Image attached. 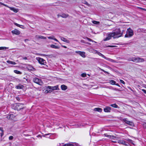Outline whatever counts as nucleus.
Returning <instances> with one entry per match:
<instances>
[{
    "label": "nucleus",
    "instance_id": "nucleus-1",
    "mask_svg": "<svg viewBox=\"0 0 146 146\" xmlns=\"http://www.w3.org/2000/svg\"><path fill=\"white\" fill-rule=\"evenodd\" d=\"M126 30L125 27H121L119 28H116L112 33H111L114 38H118L122 36L124 32Z\"/></svg>",
    "mask_w": 146,
    "mask_h": 146
},
{
    "label": "nucleus",
    "instance_id": "nucleus-2",
    "mask_svg": "<svg viewBox=\"0 0 146 146\" xmlns=\"http://www.w3.org/2000/svg\"><path fill=\"white\" fill-rule=\"evenodd\" d=\"M133 35V30L129 28L127 29L126 34L125 35V37H130Z\"/></svg>",
    "mask_w": 146,
    "mask_h": 146
},
{
    "label": "nucleus",
    "instance_id": "nucleus-3",
    "mask_svg": "<svg viewBox=\"0 0 146 146\" xmlns=\"http://www.w3.org/2000/svg\"><path fill=\"white\" fill-rule=\"evenodd\" d=\"M129 61H132L135 62H142L144 61V59L139 57H133L131 60H128Z\"/></svg>",
    "mask_w": 146,
    "mask_h": 146
},
{
    "label": "nucleus",
    "instance_id": "nucleus-4",
    "mask_svg": "<svg viewBox=\"0 0 146 146\" xmlns=\"http://www.w3.org/2000/svg\"><path fill=\"white\" fill-rule=\"evenodd\" d=\"M15 106V109L18 111L20 110L21 109L24 108L23 104L21 103H17L14 105Z\"/></svg>",
    "mask_w": 146,
    "mask_h": 146
},
{
    "label": "nucleus",
    "instance_id": "nucleus-5",
    "mask_svg": "<svg viewBox=\"0 0 146 146\" xmlns=\"http://www.w3.org/2000/svg\"><path fill=\"white\" fill-rule=\"evenodd\" d=\"M36 60L40 64L42 65H46V60L43 59L40 57H37L36 58Z\"/></svg>",
    "mask_w": 146,
    "mask_h": 146
},
{
    "label": "nucleus",
    "instance_id": "nucleus-6",
    "mask_svg": "<svg viewBox=\"0 0 146 146\" xmlns=\"http://www.w3.org/2000/svg\"><path fill=\"white\" fill-rule=\"evenodd\" d=\"M33 81L34 82L40 85H41L42 83L41 80L37 78H33Z\"/></svg>",
    "mask_w": 146,
    "mask_h": 146
},
{
    "label": "nucleus",
    "instance_id": "nucleus-7",
    "mask_svg": "<svg viewBox=\"0 0 146 146\" xmlns=\"http://www.w3.org/2000/svg\"><path fill=\"white\" fill-rule=\"evenodd\" d=\"M96 53L98 55H99V56H102L103 58H105V59L107 60H110L111 62H113V60L112 59L106 57L104 55H103L102 53H100V52L98 51H96Z\"/></svg>",
    "mask_w": 146,
    "mask_h": 146
},
{
    "label": "nucleus",
    "instance_id": "nucleus-8",
    "mask_svg": "<svg viewBox=\"0 0 146 146\" xmlns=\"http://www.w3.org/2000/svg\"><path fill=\"white\" fill-rule=\"evenodd\" d=\"M52 92L51 86H48L46 87V90L44 92L45 94H47L48 93H50Z\"/></svg>",
    "mask_w": 146,
    "mask_h": 146
},
{
    "label": "nucleus",
    "instance_id": "nucleus-9",
    "mask_svg": "<svg viewBox=\"0 0 146 146\" xmlns=\"http://www.w3.org/2000/svg\"><path fill=\"white\" fill-rule=\"evenodd\" d=\"M75 52L76 53L78 54L83 58H85L86 57L85 52L80 51H76Z\"/></svg>",
    "mask_w": 146,
    "mask_h": 146
},
{
    "label": "nucleus",
    "instance_id": "nucleus-10",
    "mask_svg": "<svg viewBox=\"0 0 146 146\" xmlns=\"http://www.w3.org/2000/svg\"><path fill=\"white\" fill-rule=\"evenodd\" d=\"M122 120L126 124L129 125H132L133 124V123L132 122L128 120L127 118L123 119Z\"/></svg>",
    "mask_w": 146,
    "mask_h": 146
},
{
    "label": "nucleus",
    "instance_id": "nucleus-11",
    "mask_svg": "<svg viewBox=\"0 0 146 146\" xmlns=\"http://www.w3.org/2000/svg\"><path fill=\"white\" fill-rule=\"evenodd\" d=\"M117 142L119 144L124 145L126 146H129V145L126 144V142L125 141L122 140H118Z\"/></svg>",
    "mask_w": 146,
    "mask_h": 146
},
{
    "label": "nucleus",
    "instance_id": "nucleus-12",
    "mask_svg": "<svg viewBox=\"0 0 146 146\" xmlns=\"http://www.w3.org/2000/svg\"><path fill=\"white\" fill-rule=\"evenodd\" d=\"M112 37H113V36L112 35L111 33H110L108 35V36L107 37H106V38H104V41H106V40H109Z\"/></svg>",
    "mask_w": 146,
    "mask_h": 146
},
{
    "label": "nucleus",
    "instance_id": "nucleus-13",
    "mask_svg": "<svg viewBox=\"0 0 146 146\" xmlns=\"http://www.w3.org/2000/svg\"><path fill=\"white\" fill-rule=\"evenodd\" d=\"M12 33L14 34L19 35L20 34V32L18 30L15 29L14 30L12 31Z\"/></svg>",
    "mask_w": 146,
    "mask_h": 146
},
{
    "label": "nucleus",
    "instance_id": "nucleus-14",
    "mask_svg": "<svg viewBox=\"0 0 146 146\" xmlns=\"http://www.w3.org/2000/svg\"><path fill=\"white\" fill-rule=\"evenodd\" d=\"M111 108L109 106H107L104 108V110L106 112H110L111 111Z\"/></svg>",
    "mask_w": 146,
    "mask_h": 146
},
{
    "label": "nucleus",
    "instance_id": "nucleus-15",
    "mask_svg": "<svg viewBox=\"0 0 146 146\" xmlns=\"http://www.w3.org/2000/svg\"><path fill=\"white\" fill-rule=\"evenodd\" d=\"M15 117V116L13 115L12 114H10L7 117V118L8 119L11 120L13 119Z\"/></svg>",
    "mask_w": 146,
    "mask_h": 146
},
{
    "label": "nucleus",
    "instance_id": "nucleus-16",
    "mask_svg": "<svg viewBox=\"0 0 146 146\" xmlns=\"http://www.w3.org/2000/svg\"><path fill=\"white\" fill-rule=\"evenodd\" d=\"M35 38L36 39H39V38H41V39H46V38L44 36L37 35L35 37Z\"/></svg>",
    "mask_w": 146,
    "mask_h": 146
},
{
    "label": "nucleus",
    "instance_id": "nucleus-17",
    "mask_svg": "<svg viewBox=\"0 0 146 146\" xmlns=\"http://www.w3.org/2000/svg\"><path fill=\"white\" fill-rule=\"evenodd\" d=\"M60 38L61 40H62L64 42L67 43H69L70 42L69 41L67 40L66 38L62 37H60Z\"/></svg>",
    "mask_w": 146,
    "mask_h": 146
},
{
    "label": "nucleus",
    "instance_id": "nucleus-18",
    "mask_svg": "<svg viewBox=\"0 0 146 146\" xmlns=\"http://www.w3.org/2000/svg\"><path fill=\"white\" fill-rule=\"evenodd\" d=\"M52 91L56 90H59V89L58 88V86L56 85L54 86H51Z\"/></svg>",
    "mask_w": 146,
    "mask_h": 146
},
{
    "label": "nucleus",
    "instance_id": "nucleus-19",
    "mask_svg": "<svg viewBox=\"0 0 146 146\" xmlns=\"http://www.w3.org/2000/svg\"><path fill=\"white\" fill-rule=\"evenodd\" d=\"M7 7L9 8L11 10L13 11L15 13H17L18 11V9H15L14 7H9L8 6V7Z\"/></svg>",
    "mask_w": 146,
    "mask_h": 146
},
{
    "label": "nucleus",
    "instance_id": "nucleus-20",
    "mask_svg": "<svg viewBox=\"0 0 146 146\" xmlns=\"http://www.w3.org/2000/svg\"><path fill=\"white\" fill-rule=\"evenodd\" d=\"M23 85L21 84H19L17 85V86H16L15 88L17 89H23Z\"/></svg>",
    "mask_w": 146,
    "mask_h": 146
},
{
    "label": "nucleus",
    "instance_id": "nucleus-21",
    "mask_svg": "<svg viewBox=\"0 0 146 146\" xmlns=\"http://www.w3.org/2000/svg\"><path fill=\"white\" fill-rule=\"evenodd\" d=\"M60 16L63 18H66L68 16V14H65L64 13L62 14L61 15H60Z\"/></svg>",
    "mask_w": 146,
    "mask_h": 146
},
{
    "label": "nucleus",
    "instance_id": "nucleus-22",
    "mask_svg": "<svg viewBox=\"0 0 146 146\" xmlns=\"http://www.w3.org/2000/svg\"><path fill=\"white\" fill-rule=\"evenodd\" d=\"M61 88L62 90H65L67 89V87L64 85H62L61 86Z\"/></svg>",
    "mask_w": 146,
    "mask_h": 146
},
{
    "label": "nucleus",
    "instance_id": "nucleus-23",
    "mask_svg": "<svg viewBox=\"0 0 146 146\" xmlns=\"http://www.w3.org/2000/svg\"><path fill=\"white\" fill-rule=\"evenodd\" d=\"M27 69L29 70L33 71L34 68L31 66H28L27 67Z\"/></svg>",
    "mask_w": 146,
    "mask_h": 146
},
{
    "label": "nucleus",
    "instance_id": "nucleus-24",
    "mask_svg": "<svg viewBox=\"0 0 146 146\" xmlns=\"http://www.w3.org/2000/svg\"><path fill=\"white\" fill-rule=\"evenodd\" d=\"M94 110L95 111L101 112L102 110L101 108H96L94 109Z\"/></svg>",
    "mask_w": 146,
    "mask_h": 146
},
{
    "label": "nucleus",
    "instance_id": "nucleus-25",
    "mask_svg": "<svg viewBox=\"0 0 146 146\" xmlns=\"http://www.w3.org/2000/svg\"><path fill=\"white\" fill-rule=\"evenodd\" d=\"M50 47L53 48L55 49H58L59 48V47L58 46H56L54 44H51L50 45Z\"/></svg>",
    "mask_w": 146,
    "mask_h": 146
},
{
    "label": "nucleus",
    "instance_id": "nucleus-26",
    "mask_svg": "<svg viewBox=\"0 0 146 146\" xmlns=\"http://www.w3.org/2000/svg\"><path fill=\"white\" fill-rule=\"evenodd\" d=\"M109 136V137L111 139H112L114 140L115 139L116 140H117V137L115 136H114L113 135H110V136Z\"/></svg>",
    "mask_w": 146,
    "mask_h": 146
},
{
    "label": "nucleus",
    "instance_id": "nucleus-27",
    "mask_svg": "<svg viewBox=\"0 0 146 146\" xmlns=\"http://www.w3.org/2000/svg\"><path fill=\"white\" fill-rule=\"evenodd\" d=\"M7 62L8 64H11L15 65L16 64V63L15 62H13V61H11L10 60H7Z\"/></svg>",
    "mask_w": 146,
    "mask_h": 146
},
{
    "label": "nucleus",
    "instance_id": "nucleus-28",
    "mask_svg": "<svg viewBox=\"0 0 146 146\" xmlns=\"http://www.w3.org/2000/svg\"><path fill=\"white\" fill-rule=\"evenodd\" d=\"M110 106L115 108H118V106L115 104H111Z\"/></svg>",
    "mask_w": 146,
    "mask_h": 146
},
{
    "label": "nucleus",
    "instance_id": "nucleus-29",
    "mask_svg": "<svg viewBox=\"0 0 146 146\" xmlns=\"http://www.w3.org/2000/svg\"><path fill=\"white\" fill-rule=\"evenodd\" d=\"M14 72L15 73H16L17 74H22V73L21 72H20V71H18V70H14Z\"/></svg>",
    "mask_w": 146,
    "mask_h": 146
},
{
    "label": "nucleus",
    "instance_id": "nucleus-30",
    "mask_svg": "<svg viewBox=\"0 0 146 146\" xmlns=\"http://www.w3.org/2000/svg\"><path fill=\"white\" fill-rule=\"evenodd\" d=\"M63 146H74L72 144L68 143L64 144Z\"/></svg>",
    "mask_w": 146,
    "mask_h": 146
},
{
    "label": "nucleus",
    "instance_id": "nucleus-31",
    "mask_svg": "<svg viewBox=\"0 0 146 146\" xmlns=\"http://www.w3.org/2000/svg\"><path fill=\"white\" fill-rule=\"evenodd\" d=\"M116 82L113 80H111L110 81V83L112 85H115Z\"/></svg>",
    "mask_w": 146,
    "mask_h": 146
},
{
    "label": "nucleus",
    "instance_id": "nucleus-32",
    "mask_svg": "<svg viewBox=\"0 0 146 146\" xmlns=\"http://www.w3.org/2000/svg\"><path fill=\"white\" fill-rule=\"evenodd\" d=\"M82 3L87 5H89V4L85 0H83L82 1Z\"/></svg>",
    "mask_w": 146,
    "mask_h": 146
},
{
    "label": "nucleus",
    "instance_id": "nucleus-33",
    "mask_svg": "<svg viewBox=\"0 0 146 146\" xmlns=\"http://www.w3.org/2000/svg\"><path fill=\"white\" fill-rule=\"evenodd\" d=\"M8 48L5 47H0V50H5L6 49H8Z\"/></svg>",
    "mask_w": 146,
    "mask_h": 146
},
{
    "label": "nucleus",
    "instance_id": "nucleus-34",
    "mask_svg": "<svg viewBox=\"0 0 146 146\" xmlns=\"http://www.w3.org/2000/svg\"><path fill=\"white\" fill-rule=\"evenodd\" d=\"M92 23L95 24H98L100 23V22L95 21H92Z\"/></svg>",
    "mask_w": 146,
    "mask_h": 146
},
{
    "label": "nucleus",
    "instance_id": "nucleus-35",
    "mask_svg": "<svg viewBox=\"0 0 146 146\" xmlns=\"http://www.w3.org/2000/svg\"><path fill=\"white\" fill-rule=\"evenodd\" d=\"M54 37L53 36H48V39H53V40L54 39Z\"/></svg>",
    "mask_w": 146,
    "mask_h": 146
},
{
    "label": "nucleus",
    "instance_id": "nucleus-36",
    "mask_svg": "<svg viewBox=\"0 0 146 146\" xmlns=\"http://www.w3.org/2000/svg\"><path fill=\"white\" fill-rule=\"evenodd\" d=\"M86 38L89 41H90V42H96L93 40H92L90 38H89L88 37H86Z\"/></svg>",
    "mask_w": 146,
    "mask_h": 146
},
{
    "label": "nucleus",
    "instance_id": "nucleus-37",
    "mask_svg": "<svg viewBox=\"0 0 146 146\" xmlns=\"http://www.w3.org/2000/svg\"><path fill=\"white\" fill-rule=\"evenodd\" d=\"M143 127L144 128L146 129V122H144L143 124Z\"/></svg>",
    "mask_w": 146,
    "mask_h": 146
},
{
    "label": "nucleus",
    "instance_id": "nucleus-38",
    "mask_svg": "<svg viewBox=\"0 0 146 146\" xmlns=\"http://www.w3.org/2000/svg\"><path fill=\"white\" fill-rule=\"evenodd\" d=\"M81 76L83 77H85L86 76V74L85 73H82L81 75Z\"/></svg>",
    "mask_w": 146,
    "mask_h": 146
},
{
    "label": "nucleus",
    "instance_id": "nucleus-39",
    "mask_svg": "<svg viewBox=\"0 0 146 146\" xmlns=\"http://www.w3.org/2000/svg\"><path fill=\"white\" fill-rule=\"evenodd\" d=\"M126 140L127 141L129 142L132 143L133 141L129 139H126Z\"/></svg>",
    "mask_w": 146,
    "mask_h": 146
},
{
    "label": "nucleus",
    "instance_id": "nucleus-40",
    "mask_svg": "<svg viewBox=\"0 0 146 146\" xmlns=\"http://www.w3.org/2000/svg\"><path fill=\"white\" fill-rule=\"evenodd\" d=\"M9 140H12L13 138V136H10L9 137Z\"/></svg>",
    "mask_w": 146,
    "mask_h": 146
},
{
    "label": "nucleus",
    "instance_id": "nucleus-41",
    "mask_svg": "<svg viewBox=\"0 0 146 146\" xmlns=\"http://www.w3.org/2000/svg\"><path fill=\"white\" fill-rule=\"evenodd\" d=\"M14 24L16 26H17L18 27H20V26H21V25H20L16 23H14Z\"/></svg>",
    "mask_w": 146,
    "mask_h": 146
},
{
    "label": "nucleus",
    "instance_id": "nucleus-42",
    "mask_svg": "<svg viewBox=\"0 0 146 146\" xmlns=\"http://www.w3.org/2000/svg\"><path fill=\"white\" fill-rule=\"evenodd\" d=\"M0 4H1V5H3L5 7H8V6L7 5H5V4H4V3H3L1 2H0Z\"/></svg>",
    "mask_w": 146,
    "mask_h": 146
},
{
    "label": "nucleus",
    "instance_id": "nucleus-43",
    "mask_svg": "<svg viewBox=\"0 0 146 146\" xmlns=\"http://www.w3.org/2000/svg\"><path fill=\"white\" fill-rule=\"evenodd\" d=\"M120 82L121 83H122L123 84H125V83L122 80H120Z\"/></svg>",
    "mask_w": 146,
    "mask_h": 146
},
{
    "label": "nucleus",
    "instance_id": "nucleus-44",
    "mask_svg": "<svg viewBox=\"0 0 146 146\" xmlns=\"http://www.w3.org/2000/svg\"><path fill=\"white\" fill-rule=\"evenodd\" d=\"M141 90L143 92L146 94V90L144 89H142Z\"/></svg>",
    "mask_w": 146,
    "mask_h": 146
},
{
    "label": "nucleus",
    "instance_id": "nucleus-45",
    "mask_svg": "<svg viewBox=\"0 0 146 146\" xmlns=\"http://www.w3.org/2000/svg\"><path fill=\"white\" fill-rule=\"evenodd\" d=\"M139 9H141V10H144V11H146V9H143V8H141V7H139Z\"/></svg>",
    "mask_w": 146,
    "mask_h": 146
},
{
    "label": "nucleus",
    "instance_id": "nucleus-46",
    "mask_svg": "<svg viewBox=\"0 0 146 146\" xmlns=\"http://www.w3.org/2000/svg\"><path fill=\"white\" fill-rule=\"evenodd\" d=\"M107 46L108 47H115V46H113V45H111V46L108 45Z\"/></svg>",
    "mask_w": 146,
    "mask_h": 146
},
{
    "label": "nucleus",
    "instance_id": "nucleus-47",
    "mask_svg": "<svg viewBox=\"0 0 146 146\" xmlns=\"http://www.w3.org/2000/svg\"><path fill=\"white\" fill-rule=\"evenodd\" d=\"M102 70L103 71V72H104V73H107L108 74H109V73H108V72H106V71H105V70Z\"/></svg>",
    "mask_w": 146,
    "mask_h": 146
},
{
    "label": "nucleus",
    "instance_id": "nucleus-48",
    "mask_svg": "<svg viewBox=\"0 0 146 146\" xmlns=\"http://www.w3.org/2000/svg\"><path fill=\"white\" fill-rule=\"evenodd\" d=\"M104 135H105V136H106V137H109V136H110V135H108L107 134H104Z\"/></svg>",
    "mask_w": 146,
    "mask_h": 146
},
{
    "label": "nucleus",
    "instance_id": "nucleus-49",
    "mask_svg": "<svg viewBox=\"0 0 146 146\" xmlns=\"http://www.w3.org/2000/svg\"><path fill=\"white\" fill-rule=\"evenodd\" d=\"M3 131H2V132L1 133V137H2V136L3 135Z\"/></svg>",
    "mask_w": 146,
    "mask_h": 146
},
{
    "label": "nucleus",
    "instance_id": "nucleus-50",
    "mask_svg": "<svg viewBox=\"0 0 146 146\" xmlns=\"http://www.w3.org/2000/svg\"><path fill=\"white\" fill-rule=\"evenodd\" d=\"M111 141L113 143H117V141L115 140H111Z\"/></svg>",
    "mask_w": 146,
    "mask_h": 146
},
{
    "label": "nucleus",
    "instance_id": "nucleus-51",
    "mask_svg": "<svg viewBox=\"0 0 146 146\" xmlns=\"http://www.w3.org/2000/svg\"><path fill=\"white\" fill-rule=\"evenodd\" d=\"M29 40L28 39H25V40H24V41L25 42H27V41H28Z\"/></svg>",
    "mask_w": 146,
    "mask_h": 146
},
{
    "label": "nucleus",
    "instance_id": "nucleus-52",
    "mask_svg": "<svg viewBox=\"0 0 146 146\" xmlns=\"http://www.w3.org/2000/svg\"><path fill=\"white\" fill-rule=\"evenodd\" d=\"M23 59L24 60H27V58L26 57H23Z\"/></svg>",
    "mask_w": 146,
    "mask_h": 146
},
{
    "label": "nucleus",
    "instance_id": "nucleus-53",
    "mask_svg": "<svg viewBox=\"0 0 146 146\" xmlns=\"http://www.w3.org/2000/svg\"><path fill=\"white\" fill-rule=\"evenodd\" d=\"M53 40H55V41H56L58 42V40L56 38H54Z\"/></svg>",
    "mask_w": 146,
    "mask_h": 146
},
{
    "label": "nucleus",
    "instance_id": "nucleus-54",
    "mask_svg": "<svg viewBox=\"0 0 146 146\" xmlns=\"http://www.w3.org/2000/svg\"><path fill=\"white\" fill-rule=\"evenodd\" d=\"M16 99L18 101L20 100V99L19 97H16Z\"/></svg>",
    "mask_w": 146,
    "mask_h": 146
},
{
    "label": "nucleus",
    "instance_id": "nucleus-55",
    "mask_svg": "<svg viewBox=\"0 0 146 146\" xmlns=\"http://www.w3.org/2000/svg\"><path fill=\"white\" fill-rule=\"evenodd\" d=\"M0 131H3V130L2 129V128L1 127H0Z\"/></svg>",
    "mask_w": 146,
    "mask_h": 146
},
{
    "label": "nucleus",
    "instance_id": "nucleus-56",
    "mask_svg": "<svg viewBox=\"0 0 146 146\" xmlns=\"http://www.w3.org/2000/svg\"><path fill=\"white\" fill-rule=\"evenodd\" d=\"M115 85L116 86H118L119 87H120V85L118 84H115Z\"/></svg>",
    "mask_w": 146,
    "mask_h": 146
},
{
    "label": "nucleus",
    "instance_id": "nucleus-57",
    "mask_svg": "<svg viewBox=\"0 0 146 146\" xmlns=\"http://www.w3.org/2000/svg\"><path fill=\"white\" fill-rule=\"evenodd\" d=\"M84 126V125H83V124L80 125V126L79 127H80L81 126Z\"/></svg>",
    "mask_w": 146,
    "mask_h": 146
},
{
    "label": "nucleus",
    "instance_id": "nucleus-58",
    "mask_svg": "<svg viewBox=\"0 0 146 146\" xmlns=\"http://www.w3.org/2000/svg\"><path fill=\"white\" fill-rule=\"evenodd\" d=\"M63 47L65 48H67V47L65 46H63Z\"/></svg>",
    "mask_w": 146,
    "mask_h": 146
},
{
    "label": "nucleus",
    "instance_id": "nucleus-59",
    "mask_svg": "<svg viewBox=\"0 0 146 146\" xmlns=\"http://www.w3.org/2000/svg\"><path fill=\"white\" fill-rule=\"evenodd\" d=\"M132 59V58H129V60H131V59Z\"/></svg>",
    "mask_w": 146,
    "mask_h": 146
},
{
    "label": "nucleus",
    "instance_id": "nucleus-60",
    "mask_svg": "<svg viewBox=\"0 0 146 146\" xmlns=\"http://www.w3.org/2000/svg\"><path fill=\"white\" fill-rule=\"evenodd\" d=\"M50 134H46L45 135H49Z\"/></svg>",
    "mask_w": 146,
    "mask_h": 146
},
{
    "label": "nucleus",
    "instance_id": "nucleus-61",
    "mask_svg": "<svg viewBox=\"0 0 146 146\" xmlns=\"http://www.w3.org/2000/svg\"><path fill=\"white\" fill-rule=\"evenodd\" d=\"M82 41H83V40H82ZM81 42H82V40H81Z\"/></svg>",
    "mask_w": 146,
    "mask_h": 146
}]
</instances>
